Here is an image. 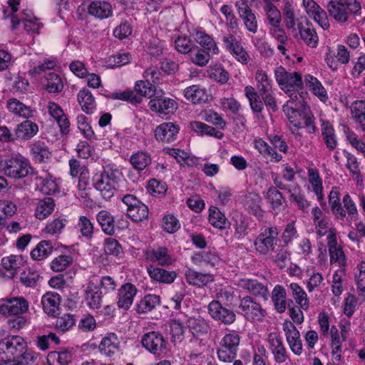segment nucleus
<instances>
[{"instance_id": "f257e3e1", "label": "nucleus", "mask_w": 365, "mask_h": 365, "mask_svg": "<svg viewBox=\"0 0 365 365\" xmlns=\"http://www.w3.org/2000/svg\"><path fill=\"white\" fill-rule=\"evenodd\" d=\"M292 101H288L287 104L283 106V111L288 118L292 132L294 135H300L298 129L307 127L309 129V133H314L316 127L314 124V116L312 114L309 108L304 105L302 101L299 102L300 106L293 104Z\"/></svg>"}, {"instance_id": "f03ea898", "label": "nucleus", "mask_w": 365, "mask_h": 365, "mask_svg": "<svg viewBox=\"0 0 365 365\" xmlns=\"http://www.w3.org/2000/svg\"><path fill=\"white\" fill-rule=\"evenodd\" d=\"M329 16L341 25L347 24L351 16L361 14V5L356 0H331L327 6Z\"/></svg>"}, {"instance_id": "7ed1b4c3", "label": "nucleus", "mask_w": 365, "mask_h": 365, "mask_svg": "<svg viewBox=\"0 0 365 365\" xmlns=\"http://www.w3.org/2000/svg\"><path fill=\"white\" fill-rule=\"evenodd\" d=\"M122 178V173L118 169L108 167L93 177V185L104 199L109 200L114 195Z\"/></svg>"}, {"instance_id": "20e7f679", "label": "nucleus", "mask_w": 365, "mask_h": 365, "mask_svg": "<svg viewBox=\"0 0 365 365\" xmlns=\"http://www.w3.org/2000/svg\"><path fill=\"white\" fill-rule=\"evenodd\" d=\"M2 170L6 176L15 180L33 174V168L29 160L21 155L6 159Z\"/></svg>"}, {"instance_id": "39448f33", "label": "nucleus", "mask_w": 365, "mask_h": 365, "mask_svg": "<svg viewBox=\"0 0 365 365\" xmlns=\"http://www.w3.org/2000/svg\"><path fill=\"white\" fill-rule=\"evenodd\" d=\"M279 231L277 227H269L257 235L254 241L255 251L261 255H269L275 252L279 242Z\"/></svg>"}, {"instance_id": "423d86ee", "label": "nucleus", "mask_w": 365, "mask_h": 365, "mask_svg": "<svg viewBox=\"0 0 365 365\" xmlns=\"http://www.w3.org/2000/svg\"><path fill=\"white\" fill-rule=\"evenodd\" d=\"M26 348V342L20 336L10 335L0 341V360H18Z\"/></svg>"}, {"instance_id": "0eeeda50", "label": "nucleus", "mask_w": 365, "mask_h": 365, "mask_svg": "<svg viewBox=\"0 0 365 365\" xmlns=\"http://www.w3.org/2000/svg\"><path fill=\"white\" fill-rule=\"evenodd\" d=\"M235 6L246 30L251 34H255L259 28L258 21L255 12L248 4V1H237L235 3Z\"/></svg>"}, {"instance_id": "6e6552de", "label": "nucleus", "mask_w": 365, "mask_h": 365, "mask_svg": "<svg viewBox=\"0 0 365 365\" xmlns=\"http://www.w3.org/2000/svg\"><path fill=\"white\" fill-rule=\"evenodd\" d=\"M239 308L241 314L250 321L262 322L267 315L266 310L250 296H245L240 299Z\"/></svg>"}, {"instance_id": "1a4fd4ad", "label": "nucleus", "mask_w": 365, "mask_h": 365, "mask_svg": "<svg viewBox=\"0 0 365 365\" xmlns=\"http://www.w3.org/2000/svg\"><path fill=\"white\" fill-rule=\"evenodd\" d=\"M275 77L278 84L283 90L302 88V75L298 72H288L284 68L279 66L275 70Z\"/></svg>"}, {"instance_id": "9d476101", "label": "nucleus", "mask_w": 365, "mask_h": 365, "mask_svg": "<svg viewBox=\"0 0 365 365\" xmlns=\"http://www.w3.org/2000/svg\"><path fill=\"white\" fill-rule=\"evenodd\" d=\"M148 106L152 111L165 115L173 113L178 108L176 101L165 96V93L162 90H159L155 98L150 100Z\"/></svg>"}, {"instance_id": "9b49d317", "label": "nucleus", "mask_w": 365, "mask_h": 365, "mask_svg": "<svg viewBox=\"0 0 365 365\" xmlns=\"http://www.w3.org/2000/svg\"><path fill=\"white\" fill-rule=\"evenodd\" d=\"M208 314L215 321L225 325H230L235 322L236 315L235 312L226 307L217 300H212L207 307Z\"/></svg>"}, {"instance_id": "f8f14e48", "label": "nucleus", "mask_w": 365, "mask_h": 365, "mask_svg": "<svg viewBox=\"0 0 365 365\" xmlns=\"http://www.w3.org/2000/svg\"><path fill=\"white\" fill-rule=\"evenodd\" d=\"M141 343L144 348L155 356H160L167 344L163 334L158 331H150L144 334Z\"/></svg>"}, {"instance_id": "ddd939ff", "label": "nucleus", "mask_w": 365, "mask_h": 365, "mask_svg": "<svg viewBox=\"0 0 365 365\" xmlns=\"http://www.w3.org/2000/svg\"><path fill=\"white\" fill-rule=\"evenodd\" d=\"M222 42L225 48L239 62L247 64L250 60V56L244 49L241 42L232 34H227L222 37Z\"/></svg>"}, {"instance_id": "4468645a", "label": "nucleus", "mask_w": 365, "mask_h": 365, "mask_svg": "<svg viewBox=\"0 0 365 365\" xmlns=\"http://www.w3.org/2000/svg\"><path fill=\"white\" fill-rule=\"evenodd\" d=\"M29 309V302L23 297H12L0 302V314L19 315L26 312Z\"/></svg>"}, {"instance_id": "2eb2a0df", "label": "nucleus", "mask_w": 365, "mask_h": 365, "mask_svg": "<svg viewBox=\"0 0 365 365\" xmlns=\"http://www.w3.org/2000/svg\"><path fill=\"white\" fill-rule=\"evenodd\" d=\"M282 329L292 351L297 356L301 355L302 353V344L300 334L293 322L289 320L284 321L282 324Z\"/></svg>"}, {"instance_id": "dca6fc26", "label": "nucleus", "mask_w": 365, "mask_h": 365, "mask_svg": "<svg viewBox=\"0 0 365 365\" xmlns=\"http://www.w3.org/2000/svg\"><path fill=\"white\" fill-rule=\"evenodd\" d=\"M327 246L330 256L331 264L337 263L341 267L346 264V257L340 245H337L336 230L329 229V234L327 236Z\"/></svg>"}, {"instance_id": "f3484780", "label": "nucleus", "mask_w": 365, "mask_h": 365, "mask_svg": "<svg viewBox=\"0 0 365 365\" xmlns=\"http://www.w3.org/2000/svg\"><path fill=\"white\" fill-rule=\"evenodd\" d=\"M269 348L277 364H283L289 360V356L285 348L282 339L279 335L270 334L268 338Z\"/></svg>"}, {"instance_id": "a211bd4d", "label": "nucleus", "mask_w": 365, "mask_h": 365, "mask_svg": "<svg viewBox=\"0 0 365 365\" xmlns=\"http://www.w3.org/2000/svg\"><path fill=\"white\" fill-rule=\"evenodd\" d=\"M46 109L51 117L58 123L60 132L62 134H68L70 132V122L62 108L56 102L49 101Z\"/></svg>"}, {"instance_id": "6ab92c4d", "label": "nucleus", "mask_w": 365, "mask_h": 365, "mask_svg": "<svg viewBox=\"0 0 365 365\" xmlns=\"http://www.w3.org/2000/svg\"><path fill=\"white\" fill-rule=\"evenodd\" d=\"M180 127L173 122H165L158 125L155 130V135L158 140L170 143L177 139Z\"/></svg>"}, {"instance_id": "aec40b11", "label": "nucleus", "mask_w": 365, "mask_h": 365, "mask_svg": "<svg viewBox=\"0 0 365 365\" xmlns=\"http://www.w3.org/2000/svg\"><path fill=\"white\" fill-rule=\"evenodd\" d=\"M100 353L109 358L113 357L120 351V341L115 333H108L102 338L99 345Z\"/></svg>"}, {"instance_id": "412c9836", "label": "nucleus", "mask_w": 365, "mask_h": 365, "mask_svg": "<svg viewBox=\"0 0 365 365\" xmlns=\"http://www.w3.org/2000/svg\"><path fill=\"white\" fill-rule=\"evenodd\" d=\"M237 286L247 290L250 294L262 297L264 300L268 299V289L267 286L256 279H240L237 282Z\"/></svg>"}, {"instance_id": "4be33fe9", "label": "nucleus", "mask_w": 365, "mask_h": 365, "mask_svg": "<svg viewBox=\"0 0 365 365\" xmlns=\"http://www.w3.org/2000/svg\"><path fill=\"white\" fill-rule=\"evenodd\" d=\"M61 301L60 294L55 292H47L41 297L43 312L52 317L59 314V306Z\"/></svg>"}, {"instance_id": "5701e85b", "label": "nucleus", "mask_w": 365, "mask_h": 365, "mask_svg": "<svg viewBox=\"0 0 365 365\" xmlns=\"http://www.w3.org/2000/svg\"><path fill=\"white\" fill-rule=\"evenodd\" d=\"M297 29L301 39L307 46L311 48H316L317 46L319 37L315 29L309 21L307 20L304 24L301 22L298 23Z\"/></svg>"}, {"instance_id": "b1692460", "label": "nucleus", "mask_w": 365, "mask_h": 365, "mask_svg": "<svg viewBox=\"0 0 365 365\" xmlns=\"http://www.w3.org/2000/svg\"><path fill=\"white\" fill-rule=\"evenodd\" d=\"M85 301L92 309H98L102 303V292L99 287L93 282H89L85 289Z\"/></svg>"}, {"instance_id": "393cba45", "label": "nucleus", "mask_w": 365, "mask_h": 365, "mask_svg": "<svg viewBox=\"0 0 365 365\" xmlns=\"http://www.w3.org/2000/svg\"><path fill=\"white\" fill-rule=\"evenodd\" d=\"M147 259L157 262L162 266L172 264L173 260L169 254L168 250L165 247H159L157 249L148 250L145 252Z\"/></svg>"}, {"instance_id": "a878e982", "label": "nucleus", "mask_w": 365, "mask_h": 365, "mask_svg": "<svg viewBox=\"0 0 365 365\" xmlns=\"http://www.w3.org/2000/svg\"><path fill=\"white\" fill-rule=\"evenodd\" d=\"M89 14L99 19H107L112 16L111 4L105 1H93L88 7Z\"/></svg>"}, {"instance_id": "bb28decb", "label": "nucleus", "mask_w": 365, "mask_h": 365, "mask_svg": "<svg viewBox=\"0 0 365 365\" xmlns=\"http://www.w3.org/2000/svg\"><path fill=\"white\" fill-rule=\"evenodd\" d=\"M137 293L135 287L130 283L123 284L118 290V306L128 309L133 304V297Z\"/></svg>"}, {"instance_id": "cd10ccee", "label": "nucleus", "mask_w": 365, "mask_h": 365, "mask_svg": "<svg viewBox=\"0 0 365 365\" xmlns=\"http://www.w3.org/2000/svg\"><path fill=\"white\" fill-rule=\"evenodd\" d=\"M321 131L322 140L327 148L329 150H334L338 145V141L332 124L328 120H322Z\"/></svg>"}, {"instance_id": "c85d7f7f", "label": "nucleus", "mask_w": 365, "mask_h": 365, "mask_svg": "<svg viewBox=\"0 0 365 365\" xmlns=\"http://www.w3.org/2000/svg\"><path fill=\"white\" fill-rule=\"evenodd\" d=\"M329 204L335 217L340 220L346 218V211L340 202V194L338 187H333L329 195Z\"/></svg>"}, {"instance_id": "c756f323", "label": "nucleus", "mask_w": 365, "mask_h": 365, "mask_svg": "<svg viewBox=\"0 0 365 365\" xmlns=\"http://www.w3.org/2000/svg\"><path fill=\"white\" fill-rule=\"evenodd\" d=\"M184 96L186 99L193 103H207L209 101V95L206 90L199 85H192L184 90Z\"/></svg>"}, {"instance_id": "7c9ffc66", "label": "nucleus", "mask_w": 365, "mask_h": 365, "mask_svg": "<svg viewBox=\"0 0 365 365\" xmlns=\"http://www.w3.org/2000/svg\"><path fill=\"white\" fill-rule=\"evenodd\" d=\"M262 200L257 193L251 192L246 195L245 206L247 211L259 220L263 217L264 211L262 209Z\"/></svg>"}, {"instance_id": "2f4dec72", "label": "nucleus", "mask_w": 365, "mask_h": 365, "mask_svg": "<svg viewBox=\"0 0 365 365\" xmlns=\"http://www.w3.org/2000/svg\"><path fill=\"white\" fill-rule=\"evenodd\" d=\"M147 270L152 279L161 283L170 284L177 277V274L175 271H168L153 266L148 267Z\"/></svg>"}, {"instance_id": "473e14b6", "label": "nucleus", "mask_w": 365, "mask_h": 365, "mask_svg": "<svg viewBox=\"0 0 365 365\" xmlns=\"http://www.w3.org/2000/svg\"><path fill=\"white\" fill-rule=\"evenodd\" d=\"M185 276L187 283L200 287L206 286L214 280L213 275L198 272L192 269H187L185 272Z\"/></svg>"}, {"instance_id": "72a5a7b5", "label": "nucleus", "mask_w": 365, "mask_h": 365, "mask_svg": "<svg viewBox=\"0 0 365 365\" xmlns=\"http://www.w3.org/2000/svg\"><path fill=\"white\" fill-rule=\"evenodd\" d=\"M25 263L26 260L21 255H11L1 259L2 267L9 272L11 277H14Z\"/></svg>"}, {"instance_id": "f704fd0d", "label": "nucleus", "mask_w": 365, "mask_h": 365, "mask_svg": "<svg viewBox=\"0 0 365 365\" xmlns=\"http://www.w3.org/2000/svg\"><path fill=\"white\" fill-rule=\"evenodd\" d=\"M7 108L15 115L24 118H29L34 115V110L16 98H11L7 102Z\"/></svg>"}, {"instance_id": "c9c22d12", "label": "nucleus", "mask_w": 365, "mask_h": 365, "mask_svg": "<svg viewBox=\"0 0 365 365\" xmlns=\"http://www.w3.org/2000/svg\"><path fill=\"white\" fill-rule=\"evenodd\" d=\"M31 154L36 163H44L50 157V151L46 143L41 140L33 142L30 145Z\"/></svg>"}, {"instance_id": "e433bc0d", "label": "nucleus", "mask_w": 365, "mask_h": 365, "mask_svg": "<svg viewBox=\"0 0 365 365\" xmlns=\"http://www.w3.org/2000/svg\"><path fill=\"white\" fill-rule=\"evenodd\" d=\"M194 38L203 49L211 51L214 54L219 53V49L214 39L204 31L196 29L193 34Z\"/></svg>"}, {"instance_id": "4c0bfd02", "label": "nucleus", "mask_w": 365, "mask_h": 365, "mask_svg": "<svg viewBox=\"0 0 365 365\" xmlns=\"http://www.w3.org/2000/svg\"><path fill=\"white\" fill-rule=\"evenodd\" d=\"M192 259L195 264L210 265L212 267L218 266L220 258L215 252L201 251L195 253Z\"/></svg>"}, {"instance_id": "58836bf2", "label": "nucleus", "mask_w": 365, "mask_h": 365, "mask_svg": "<svg viewBox=\"0 0 365 365\" xmlns=\"http://www.w3.org/2000/svg\"><path fill=\"white\" fill-rule=\"evenodd\" d=\"M279 1L271 0L264 3L263 11L265 14L268 23L272 26H280L282 16L280 11L274 4V2Z\"/></svg>"}, {"instance_id": "ea45409f", "label": "nucleus", "mask_w": 365, "mask_h": 365, "mask_svg": "<svg viewBox=\"0 0 365 365\" xmlns=\"http://www.w3.org/2000/svg\"><path fill=\"white\" fill-rule=\"evenodd\" d=\"M304 81L306 86L308 87L322 102H326L328 100V95L326 89L317 78L308 74L304 76Z\"/></svg>"}, {"instance_id": "a19ab883", "label": "nucleus", "mask_w": 365, "mask_h": 365, "mask_svg": "<svg viewBox=\"0 0 365 365\" xmlns=\"http://www.w3.org/2000/svg\"><path fill=\"white\" fill-rule=\"evenodd\" d=\"M96 220L104 233L108 235L115 233L114 217L110 212L101 210L96 215Z\"/></svg>"}, {"instance_id": "79ce46f5", "label": "nucleus", "mask_w": 365, "mask_h": 365, "mask_svg": "<svg viewBox=\"0 0 365 365\" xmlns=\"http://www.w3.org/2000/svg\"><path fill=\"white\" fill-rule=\"evenodd\" d=\"M189 128L200 135H207L218 139H221L223 137L222 132L200 121H191L189 124Z\"/></svg>"}, {"instance_id": "37998d69", "label": "nucleus", "mask_w": 365, "mask_h": 365, "mask_svg": "<svg viewBox=\"0 0 365 365\" xmlns=\"http://www.w3.org/2000/svg\"><path fill=\"white\" fill-rule=\"evenodd\" d=\"M55 203L53 198L46 197L40 200L35 210V216L38 220H44L53 212Z\"/></svg>"}, {"instance_id": "c03bdc74", "label": "nucleus", "mask_w": 365, "mask_h": 365, "mask_svg": "<svg viewBox=\"0 0 365 365\" xmlns=\"http://www.w3.org/2000/svg\"><path fill=\"white\" fill-rule=\"evenodd\" d=\"M38 131V126L37 124L26 120L18 125L16 130V135L18 138L29 140L34 137Z\"/></svg>"}, {"instance_id": "a18cd8bd", "label": "nucleus", "mask_w": 365, "mask_h": 365, "mask_svg": "<svg viewBox=\"0 0 365 365\" xmlns=\"http://www.w3.org/2000/svg\"><path fill=\"white\" fill-rule=\"evenodd\" d=\"M78 101L82 110L87 114L93 113L96 108L94 97L88 89H83L79 91Z\"/></svg>"}, {"instance_id": "49530a36", "label": "nucleus", "mask_w": 365, "mask_h": 365, "mask_svg": "<svg viewBox=\"0 0 365 365\" xmlns=\"http://www.w3.org/2000/svg\"><path fill=\"white\" fill-rule=\"evenodd\" d=\"M286 290L281 285H276L272 292V300L278 313H283L287 308Z\"/></svg>"}, {"instance_id": "de8ad7c7", "label": "nucleus", "mask_w": 365, "mask_h": 365, "mask_svg": "<svg viewBox=\"0 0 365 365\" xmlns=\"http://www.w3.org/2000/svg\"><path fill=\"white\" fill-rule=\"evenodd\" d=\"M19 0H8V6L3 9V19H11V29H16L20 24V19L18 14L15 13L18 11Z\"/></svg>"}, {"instance_id": "09e8293b", "label": "nucleus", "mask_w": 365, "mask_h": 365, "mask_svg": "<svg viewBox=\"0 0 365 365\" xmlns=\"http://www.w3.org/2000/svg\"><path fill=\"white\" fill-rule=\"evenodd\" d=\"M81 236L86 240H91L94 233V225L91 219L85 215L78 217L76 227Z\"/></svg>"}, {"instance_id": "8fccbe9b", "label": "nucleus", "mask_w": 365, "mask_h": 365, "mask_svg": "<svg viewBox=\"0 0 365 365\" xmlns=\"http://www.w3.org/2000/svg\"><path fill=\"white\" fill-rule=\"evenodd\" d=\"M43 85L46 90L51 93H59L63 88L61 78L53 72H49L45 75Z\"/></svg>"}, {"instance_id": "3c124183", "label": "nucleus", "mask_w": 365, "mask_h": 365, "mask_svg": "<svg viewBox=\"0 0 365 365\" xmlns=\"http://www.w3.org/2000/svg\"><path fill=\"white\" fill-rule=\"evenodd\" d=\"M208 220L213 227L220 230L225 229L230 225L224 213L217 207H210Z\"/></svg>"}, {"instance_id": "603ef678", "label": "nucleus", "mask_w": 365, "mask_h": 365, "mask_svg": "<svg viewBox=\"0 0 365 365\" xmlns=\"http://www.w3.org/2000/svg\"><path fill=\"white\" fill-rule=\"evenodd\" d=\"M73 359V354L68 350L51 351L47 356L48 365H68Z\"/></svg>"}, {"instance_id": "864d4df0", "label": "nucleus", "mask_w": 365, "mask_h": 365, "mask_svg": "<svg viewBox=\"0 0 365 365\" xmlns=\"http://www.w3.org/2000/svg\"><path fill=\"white\" fill-rule=\"evenodd\" d=\"M53 244L50 240H42L31 252V257L35 260L47 258L53 252Z\"/></svg>"}, {"instance_id": "5fc2aeb1", "label": "nucleus", "mask_w": 365, "mask_h": 365, "mask_svg": "<svg viewBox=\"0 0 365 365\" xmlns=\"http://www.w3.org/2000/svg\"><path fill=\"white\" fill-rule=\"evenodd\" d=\"M245 93L249 101L252 110L258 116L263 110V103L258 93L251 86H247L245 88Z\"/></svg>"}, {"instance_id": "6e6d98bb", "label": "nucleus", "mask_w": 365, "mask_h": 365, "mask_svg": "<svg viewBox=\"0 0 365 365\" xmlns=\"http://www.w3.org/2000/svg\"><path fill=\"white\" fill-rule=\"evenodd\" d=\"M289 288L296 303L302 309L307 310L309 307V302L305 291L297 283L294 282L289 285Z\"/></svg>"}, {"instance_id": "4d7b16f0", "label": "nucleus", "mask_w": 365, "mask_h": 365, "mask_svg": "<svg viewBox=\"0 0 365 365\" xmlns=\"http://www.w3.org/2000/svg\"><path fill=\"white\" fill-rule=\"evenodd\" d=\"M350 108L352 118L365 132V101H355L351 103Z\"/></svg>"}, {"instance_id": "13d9d810", "label": "nucleus", "mask_w": 365, "mask_h": 365, "mask_svg": "<svg viewBox=\"0 0 365 365\" xmlns=\"http://www.w3.org/2000/svg\"><path fill=\"white\" fill-rule=\"evenodd\" d=\"M137 89V81L134 83V91L126 89L124 91H117L112 92L107 96V98L112 100H120L127 101L132 105L137 104V94L135 91Z\"/></svg>"}, {"instance_id": "bf43d9fd", "label": "nucleus", "mask_w": 365, "mask_h": 365, "mask_svg": "<svg viewBox=\"0 0 365 365\" xmlns=\"http://www.w3.org/2000/svg\"><path fill=\"white\" fill-rule=\"evenodd\" d=\"M187 325L190 331L195 336H199L207 332L208 326L205 321L200 318H189Z\"/></svg>"}, {"instance_id": "052dcab7", "label": "nucleus", "mask_w": 365, "mask_h": 365, "mask_svg": "<svg viewBox=\"0 0 365 365\" xmlns=\"http://www.w3.org/2000/svg\"><path fill=\"white\" fill-rule=\"evenodd\" d=\"M289 200L294 202L299 209L304 210L309 207V203L302 194L301 187L298 185H292V189H289Z\"/></svg>"}, {"instance_id": "680f3d73", "label": "nucleus", "mask_w": 365, "mask_h": 365, "mask_svg": "<svg viewBox=\"0 0 365 365\" xmlns=\"http://www.w3.org/2000/svg\"><path fill=\"white\" fill-rule=\"evenodd\" d=\"M267 199L273 210H280L286 202L282 194L276 187H271L267 192Z\"/></svg>"}, {"instance_id": "e2e57ef3", "label": "nucleus", "mask_w": 365, "mask_h": 365, "mask_svg": "<svg viewBox=\"0 0 365 365\" xmlns=\"http://www.w3.org/2000/svg\"><path fill=\"white\" fill-rule=\"evenodd\" d=\"M36 184L39 187L41 191L46 195L54 193L57 189L56 183L48 175L45 176H37L35 178Z\"/></svg>"}, {"instance_id": "0e129e2a", "label": "nucleus", "mask_w": 365, "mask_h": 365, "mask_svg": "<svg viewBox=\"0 0 365 365\" xmlns=\"http://www.w3.org/2000/svg\"><path fill=\"white\" fill-rule=\"evenodd\" d=\"M345 276V270L343 268L339 269L333 274L331 281V292L332 294L336 296H340L343 291V282Z\"/></svg>"}, {"instance_id": "69168bd1", "label": "nucleus", "mask_w": 365, "mask_h": 365, "mask_svg": "<svg viewBox=\"0 0 365 365\" xmlns=\"http://www.w3.org/2000/svg\"><path fill=\"white\" fill-rule=\"evenodd\" d=\"M195 46L191 39L187 36H178L175 40V48L176 51L182 54H188L192 50H195Z\"/></svg>"}, {"instance_id": "338daca9", "label": "nucleus", "mask_w": 365, "mask_h": 365, "mask_svg": "<svg viewBox=\"0 0 365 365\" xmlns=\"http://www.w3.org/2000/svg\"><path fill=\"white\" fill-rule=\"evenodd\" d=\"M72 262L73 257L71 255H61L52 260L51 269L54 272H62L69 267Z\"/></svg>"}, {"instance_id": "774afa93", "label": "nucleus", "mask_w": 365, "mask_h": 365, "mask_svg": "<svg viewBox=\"0 0 365 365\" xmlns=\"http://www.w3.org/2000/svg\"><path fill=\"white\" fill-rule=\"evenodd\" d=\"M122 202L127 207L126 214L128 217L133 222H136L137 197L133 194H127L123 197Z\"/></svg>"}]
</instances>
